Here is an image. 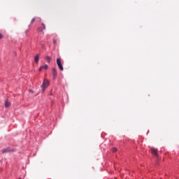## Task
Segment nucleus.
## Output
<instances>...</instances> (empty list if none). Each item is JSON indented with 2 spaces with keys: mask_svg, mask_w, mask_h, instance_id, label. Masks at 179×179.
<instances>
[{
  "mask_svg": "<svg viewBox=\"0 0 179 179\" xmlns=\"http://www.w3.org/2000/svg\"><path fill=\"white\" fill-rule=\"evenodd\" d=\"M57 38H53V44H54V45H57Z\"/></svg>",
  "mask_w": 179,
  "mask_h": 179,
  "instance_id": "11",
  "label": "nucleus"
},
{
  "mask_svg": "<svg viewBox=\"0 0 179 179\" xmlns=\"http://www.w3.org/2000/svg\"><path fill=\"white\" fill-rule=\"evenodd\" d=\"M45 60L48 64H50V62H51V57L47 56L45 57Z\"/></svg>",
  "mask_w": 179,
  "mask_h": 179,
  "instance_id": "10",
  "label": "nucleus"
},
{
  "mask_svg": "<svg viewBox=\"0 0 179 179\" xmlns=\"http://www.w3.org/2000/svg\"><path fill=\"white\" fill-rule=\"evenodd\" d=\"M4 106L6 108H9V107H10V102L8 101H5Z\"/></svg>",
  "mask_w": 179,
  "mask_h": 179,
  "instance_id": "5",
  "label": "nucleus"
},
{
  "mask_svg": "<svg viewBox=\"0 0 179 179\" xmlns=\"http://www.w3.org/2000/svg\"><path fill=\"white\" fill-rule=\"evenodd\" d=\"M151 153L152 155H154V156H156V157L159 156V155L157 154V149L155 148H151Z\"/></svg>",
  "mask_w": 179,
  "mask_h": 179,
  "instance_id": "3",
  "label": "nucleus"
},
{
  "mask_svg": "<svg viewBox=\"0 0 179 179\" xmlns=\"http://www.w3.org/2000/svg\"><path fill=\"white\" fill-rule=\"evenodd\" d=\"M49 85H50V82L48 81V80L45 79L42 83V85L41 86L42 89V93H44V92L45 91V89L48 87Z\"/></svg>",
  "mask_w": 179,
  "mask_h": 179,
  "instance_id": "1",
  "label": "nucleus"
},
{
  "mask_svg": "<svg viewBox=\"0 0 179 179\" xmlns=\"http://www.w3.org/2000/svg\"><path fill=\"white\" fill-rule=\"evenodd\" d=\"M1 38H3V35L2 34H0V40H1Z\"/></svg>",
  "mask_w": 179,
  "mask_h": 179,
  "instance_id": "13",
  "label": "nucleus"
},
{
  "mask_svg": "<svg viewBox=\"0 0 179 179\" xmlns=\"http://www.w3.org/2000/svg\"><path fill=\"white\" fill-rule=\"evenodd\" d=\"M42 27L43 28L38 29L39 31H43V30H45V24H44V23H42Z\"/></svg>",
  "mask_w": 179,
  "mask_h": 179,
  "instance_id": "9",
  "label": "nucleus"
},
{
  "mask_svg": "<svg viewBox=\"0 0 179 179\" xmlns=\"http://www.w3.org/2000/svg\"><path fill=\"white\" fill-rule=\"evenodd\" d=\"M112 151H113V152H117V148H115V147L113 148H112Z\"/></svg>",
  "mask_w": 179,
  "mask_h": 179,
  "instance_id": "12",
  "label": "nucleus"
},
{
  "mask_svg": "<svg viewBox=\"0 0 179 179\" xmlns=\"http://www.w3.org/2000/svg\"><path fill=\"white\" fill-rule=\"evenodd\" d=\"M52 71L53 79H56L57 78V69L55 68H52Z\"/></svg>",
  "mask_w": 179,
  "mask_h": 179,
  "instance_id": "4",
  "label": "nucleus"
},
{
  "mask_svg": "<svg viewBox=\"0 0 179 179\" xmlns=\"http://www.w3.org/2000/svg\"><path fill=\"white\" fill-rule=\"evenodd\" d=\"M43 69H48V65L45 64L44 66H41L39 71H43Z\"/></svg>",
  "mask_w": 179,
  "mask_h": 179,
  "instance_id": "6",
  "label": "nucleus"
},
{
  "mask_svg": "<svg viewBox=\"0 0 179 179\" xmlns=\"http://www.w3.org/2000/svg\"><path fill=\"white\" fill-rule=\"evenodd\" d=\"M8 152H12V150H10V148H6L2 150L3 153H8Z\"/></svg>",
  "mask_w": 179,
  "mask_h": 179,
  "instance_id": "7",
  "label": "nucleus"
},
{
  "mask_svg": "<svg viewBox=\"0 0 179 179\" xmlns=\"http://www.w3.org/2000/svg\"><path fill=\"white\" fill-rule=\"evenodd\" d=\"M29 93H31V94H33V93H34V91H33V90H29Z\"/></svg>",
  "mask_w": 179,
  "mask_h": 179,
  "instance_id": "14",
  "label": "nucleus"
},
{
  "mask_svg": "<svg viewBox=\"0 0 179 179\" xmlns=\"http://www.w3.org/2000/svg\"><path fill=\"white\" fill-rule=\"evenodd\" d=\"M35 21H36V18H33L31 23H34Z\"/></svg>",
  "mask_w": 179,
  "mask_h": 179,
  "instance_id": "15",
  "label": "nucleus"
},
{
  "mask_svg": "<svg viewBox=\"0 0 179 179\" xmlns=\"http://www.w3.org/2000/svg\"><path fill=\"white\" fill-rule=\"evenodd\" d=\"M40 59V56L38 55H36L34 57V61L37 64L38 62V60Z\"/></svg>",
  "mask_w": 179,
  "mask_h": 179,
  "instance_id": "8",
  "label": "nucleus"
},
{
  "mask_svg": "<svg viewBox=\"0 0 179 179\" xmlns=\"http://www.w3.org/2000/svg\"><path fill=\"white\" fill-rule=\"evenodd\" d=\"M57 66L59 69V70L64 71V66H62V64L61 63V59L59 58L57 59Z\"/></svg>",
  "mask_w": 179,
  "mask_h": 179,
  "instance_id": "2",
  "label": "nucleus"
}]
</instances>
